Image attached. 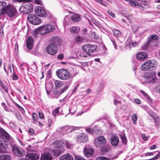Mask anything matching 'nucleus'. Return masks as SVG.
<instances>
[{
    "label": "nucleus",
    "mask_w": 160,
    "mask_h": 160,
    "mask_svg": "<svg viewBox=\"0 0 160 160\" xmlns=\"http://www.w3.org/2000/svg\"><path fill=\"white\" fill-rule=\"evenodd\" d=\"M10 136L3 129L0 128V152L4 153L8 148Z\"/></svg>",
    "instance_id": "1"
},
{
    "label": "nucleus",
    "mask_w": 160,
    "mask_h": 160,
    "mask_svg": "<svg viewBox=\"0 0 160 160\" xmlns=\"http://www.w3.org/2000/svg\"><path fill=\"white\" fill-rule=\"evenodd\" d=\"M56 73L58 78L64 80H67L70 78L73 77L77 74L75 69L74 72L70 73L69 71L63 68L58 70Z\"/></svg>",
    "instance_id": "2"
},
{
    "label": "nucleus",
    "mask_w": 160,
    "mask_h": 160,
    "mask_svg": "<svg viewBox=\"0 0 160 160\" xmlns=\"http://www.w3.org/2000/svg\"><path fill=\"white\" fill-rule=\"evenodd\" d=\"M6 12L8 16L12 18L15 17L17 14V11L15 7L11 5L6 4L4 11L0 12V15H3Z\"/></svg>",
    "instance_id": "3"
},
{
    "label": "nucleus",
    "mask_w": 160,
    "mask_h": 160,
    "mask_svg": "<svg viewBox=\"0 0 160 160\" xmlns=\"http://www.w3.org/2000/svg\"><path fill=\"white\" fill-rule=\"evenodd\" d=\"M146 83H155L157 80L156 73L155 72H150L145 74L143 76Z\"/></svg>",
    "instance_id": "4"
},
{
    "label": "nucleus",
    "mask_w": 160,
    "mask_h": 160,
    "mask_svg": "<svg viewBox=\"0 0 160 160\" xmlns=\"http://www.w3.org/2000/svg\"><path fill=\"white\" fill-rule=\"evenodd\" d=\"M33 9V6L31 3H24L19 8V11L22 13L28 14L32 11Z\"/></svg>",
    "instance_id": "5"
},
{
    "label": "nucleus",
    "mask_w": 160,
    "mask_h": 160,
    "mask_svg": "<svg viewBox=\"0 0 160 160\" xmlns=\"http://www.w3.org/2000/svg\"><path fill=\"white\" fill-rule=\"evenodd\" d=\"M156 64L150 60L143 63L141 66V70L143 71H151L154 69L156 68Z\"/></svg>",
    "instance_id": "6"
},
{
    "label": "nucleus",
    "mask_w": 160,
    "mask_h": 160,
    "mask_svg": "<svg viewBox=\"0 0 160 160\" xmlns=\"http://www.w3.org/2000/svg\"><path fill=\"white\" fill-rule=\"evenodd\" d=\"M97 46L95 45H92L90 44L84 45L82 47L83 51L87 53V54L89 56L91 55L90 53L96 50Z\"/></svg>",
    "instance_id": "7"
},
{
    "label": "nucleus",
    "mask_w": 160,
    "mask_h": 160,
    "mask_svg": "<svg viewBox=\"0 0 160 160\" xmlns=\"http://www.w3.org/2000/svg\"><path fill=\"white\" fill-rule=\"evenodd\" d=\"M28 21L32 24L36 25L41 23V19L38 16L34 14H30L27 17Z\"/></svg>",
    "instance_id": "8"
},
{
    "label": "nucleus",
    "mask_w": 160,
    "mask_h": 160,
    "mask_svg": "<svg viewBox=\"0 0 160 160\" xmlns=\"http://www.w3.org/2000/svg\"><path fill=\"white\" fill-rule=\"evenodd\" d=\"M12 150L13 153L18 157H21L25 155L24 152L21 147L17 145H14L12 147Z\"/></svg>",
    "instance_id": "9"
},
{
    "label": "nucleus",
    "mask_w": 160,
    "mask_h": 160,
    "mask_svg": "<svg viewBox=\"0 0 160 160\" xmlns=\"http://www.w3.org/2000/svg\"><path fill=\"white\" fill-rule=\"evenodd\" d=\"M47 52L51 55H54L58 52V48L52 44H50L47 47L46 49Z\"/></svg>",
    "instance_id": "10"
},
{
    "label": "nucleus",
    "mask_w": 160,
    "mask_h": 160,
    "mask_svg": "<svg viewBox=\"0 0 160 160\" xmlns=\"http://www.w3.org/2000/svg\"><path fill=\"white\" fill-rule=\"evenodd\" d=\"M35 12L36 14L41 17H45L46 15V11L41 7H36L35 8Z\"/></svg>",
    "instance_id": "11"
},
{
    "label": "nucleus",
    "mask_w": 160,
    "mask_h": 160,
    "mask_svg": "<svg viewBox=\"0 0 160 160\" xmlns=\"http://www.w3.org/2000/svg\"><path fill=\"white\" fill-rule=\"evenodd\" d=\"M76 139L78 142H85L88 141V137L87 135L84 133H81L76 137Z\"/></svg>",
    "instance_id": "12"
},
{
    "label": "nucleus",
    "mask_w": 160,
    "mask_h": 160,
    "mask_svg": "<svg viewBox=\"0 0 160 160\" xmlns=\"http://www.w3.org/2000/svg\"><path fill=\"white\" fill-rule=\"evenodd\" d=\"M61 42L62 40L60 37L58 36H55L51 38L50 44L58 48V47L60 46Z\"/></svg>",
    "instance_id": "13"
},
{
    "label": "nucleus",
    "mask_w": 160,
    "mask_h": 160,
    "mask_svg": "<svg viewBox=\"0 0 160 160\" xmlns=\"http://www.w3.org/2000/svg\"><path fill=\"white\" fill-rule=\"evenodd\" d=\"M96 145L102 146L106 143V140L104 137L102 136L98 137L95 140Z\"/></svg>",
    "instance_id": "14"
},
{
    "label": "nucleus",
    "mask_w": 160,
    "mask_h": 160,
    "mask_svg": "<svg viewBox=\"0 0 160 160\" xmlns=\"http://www.w3.org/2000/svg\"><path fill=\"white\" fill-rule=\"evenodd\" d=\"M83 152L84 155L86 156L88 158H89L92 157L93 155L94 150L90 147H86L84 149Z\"/></svg>",
    "instance_id": "15"
},
{
    "label": "nucleus",
    "mask_w": 160,
    "mask_h": 160,
    "mask_svg": "<svg viewBox=\"0 0 160 160\" xmlns=\"http://www.w3.org/2000/svg\"><path fill=\"white\" fill-rule=\"evenodd\" d=\"M52 157L51 153L45 152L42 154L40 158V160H52Z\"/></svg>",
    "instance_id": "16"
},
{
    "label": "nucleus",
    "mask_w": 160,
    "mask_h": 160,
    "mask_svg": "<svg viewBox=\"0 0 160 160\" xmlns=\"http://www.w3.org/2000/svg\"><path fill=\"white\" fill-rule=\"evenodd\" d=\"M148 55L145 52H141L137 53L136 58L139 60H143L147 58Z\"/></svg>",
    "instance_id": "17"
},
{
    "label": "nucleus",
    "mask_w": 160,
    "mask_h": 160,
    "mask_svg": "<svg viewBox=\"0 0 160 160\" xmlns=\"http://www.w3.org/2000/svg\"><path fill=\"white\" fill-rule=\"evenodd\" d=\"M110 142L112 146H117L119 142V139L118 137L115 135H112L110 139Z\"/></svg>",
    "instance_id": "18"
},
{
    "label": "nucleus",
    "mask_w": 160,
    "mask_h": 160,
    "mask_svg": "<svg viewBox=\"0 0 160 160\" xmlns=\"http://www.w3.org/2000/svg\"><path fill=\"white\" fill-rule=\"evenodd\" d=\"M63 151V149L56 148L53 150H50V152L53 156L57 157L60 155Z\"/></svg>",
    "instance_id": "19"
},
{
    "label": "nucleus",
    "mask_w": 160,
    "mask_h": 160,
    "mask_svg": "<svg viewBox=\"0 0 160 160\" xmlns=\"http://www.w3.org/2000/svg\"><path fill=\"white\" fill-rule=\"evenodd\" d=\"M26 157L32 160H38L39 158V155L35 153H29L26 155Z\"/></svg>",
    "instance_id": "20"
},
{
    "label": "nucleus",
    "mask_w": 160,
    "mask_h": 160,
    "mask_svg": "<svg viewBox=\"0 0 160 160\" xmlns=\"http://www.w3.org/2000/svg\"><path fill=\"white\" fill-rule=\"evenodd\" d=\"M33 38L31 37L28 38L27 41V47L29 49H31L33 47Z\"/></svg>",
    "instance_id": "21"
},
{
    "label": "nucleus",
    "mask_w": 160,
    "mask_h": 160,
    "mask_svg": "<svg viewBox=\"0 0 160 160\" xmlns=\"http://www.w3.org/2000/svg\"><path fill=\"white\" fill-rule=\"evenodd\" d=\"M47 29L46 27V25H43L38 28L37 32L38 33L42 35L47 33Z\"/></svg>",
    "instance_id": "22"
},
{
    "label": "nucleus",
    "mask_w": 160,
    "mask_h": 160,
    "mask_svg": "<svg viewBox=\"0 0 160 160\" xmlns=\"http://www.w3.org/2000/svg\"><path fill=\"white\" fill-rule=\"evenodd\" d=\"M64 144L63 142L61 140L55 141L53 143V145L55 148L60 149H63L62 147Z\"/></svg>",
    "instance_id": "23"
},
{
    "label": "nucleus",
    "mask_w": 160,
    "mask_h": 160,
    "mask_svg": "<svg viewBox=\"0 0 160 160\" xmlns=\"http://www.w3.org/2000/svg\"><path fill=\"white\" fill-rule=\"evenodd\" d=\"M59 160H73V158L71 155L67 153L61 156Z\"/></svg>",
    "instance_id": "24"
},
{
    "label": "nucleus",
    "mask_w": 160,
    "mask_h": 160,
    "mask_svg": "<svg viewBox=\"0 0 160 160\" xmlns=\"http://www.w3.org/2000/svg\"><path fill=\"white\" fill-rule=\"evenodd\" d=\"M140 92L147 99L149 103L151 104L152 103V100L146 92L142 90H141Z\"/></svg>",
    "instance_id": "25"
},
{
    "label": "nucleus",
    "mask_w": 160,
    "mask_h": 160,
    "mask_svg": "<svg viewBox=\"0 0 160 160\" xmlns=\"http://www.w3.org/2000/svg\"><path fill=\"white\" fill-rule=\"evenodd\" d=\"M47 33L52 32L55 30V28L54 25L48 24L46 25Z\"/></svg>",
    "instance_id": "26"
},
{
    "label": "nucleus",
    "mask_w": 160,
    "mask_h": 160,
    "mask_svg": "<svg viewBox=\"0 0 160 160\" xmlns=\"http://www.w3.org/2000/svg\"><path fill=\"white\" fill-rule=\"evenodd\" d=\"M81 19L80 17L78 14H74L72 16V20L74 22H79Z\"/></svg>",
    "instance_id": "27"
},
{
    "label": "nucleus",
    "mask_w": 160,
    "mask_h": 160,
    "mask_svg": "<svg viewBox=\"0 0 160 160\" xmlns=\"http://www.w3.org/2000/svg\"><path fill=\"white\" fill-rule=\"evenodd\" d=\"M80 30V28L77 26L72 27L70 28V31L72 33H77Z\"/></svg>",
    "instance_id": "28"
},
{
    "label": "nucleus",
    "mask_w": 160,
    "mask_h": 160,
    "mask_svg": "<svg viewBox=\"0 0 160 160\" xmlns=\"http://www.w3.org/2000/svg\"><path fill=\"white\" fill-rule=\"evenodd\" d=\"M74 40L76 43H81L83 42L84 39L83 38L78 35L75 38Z\"/></svg>",
    "instance_id": "29"
},
{
    "label": "nucleus",
    "mask_w": 160,
    "mask_h": 160,
    "mask_svg": "<svg viewBox=\"0 0 160 160\" xmlns=\"http://www.w3.org/2000/svg\"><path fill=\"white\" fill-rule=\"evenodd\" d=\"M7 3L4 1H0V11L2 10V12L4 11L5 7L6 6Z\"/></svg>",
    "instance_id": "30"
},
{
    "label": "nucleus",
    "mask_w": 160,
    "mask_h": 160,
    "mask_svg": "<svg viewBox=\"0 0 160 160\" xmlns=\"http://www.w3.org/2000/svg\"><path fill=\"white\" fill-rule=\"evenodd\" d=\"M10 157L8 155H0V160H10Z\"/></svg>",
    "instance_id": "31"
},
{
    "label": "nucleus",
    "mask_w": 160,
    "mask_h": 160,
    "mask_svg": "<svg viewBox=\"0 0 160 160\" xmlns=\"http://www.w3.org/2000/svg\"><path fill=\"white\" fill-rule=\"evenodd\" d=\"M54 83L55 86L57 88H60L63 85V82L59 80H56Z\"/></svg>",
    "instance_id": "32"
},
{
    "label": "nucleus",
    "mask_w": 160,
    "mask_h": 160,
    "mask_svg": "<svg viewBox=\"0 0 160 160\" xmlns=\"http://www.w3.org/2000/svg\"><path fill=\"white\" fill-rule=\"evenodd\" d=\"M52 87L51 84L46 85L45 89L48 95H49L52 89Z\"/></svg>",
    "instance_id": "33"
},
{
    "label": "nucleus",
    "mask_w": 160,
    "mask_h": 160,
    "mask_svg": "<svg viewBox=\"0 0 160 160\" xmlns=\"http://www.w3.org/2000/svg\"><path fill=\"white\" fill-rule=\"evenodd\" d=\"M159 37L156 35H154L151 36V38L149 39V41L150 42H152L153 41H156L158 40Z\"/></svg>",
    "instance_id": "34"
},
{
    "label": "nucleus",
    "mask_w": 160,
    "mask_h": 160,
    "mask_svg": "<svg viewBox=\"0 0 160 160\" xmlns=\"http://www.w3.org/2000/svg\"><path fill=\"white\" fill-rule=\"evenodd\" d=\"M148 114L154 119L156 118H158V116L155 113L153 112L152 111H148Z\"/></svg>",
    "instance_id": "35"
},
{
    "label": "nucleus",
    "mask_w": 160,
    "mask_h": 160,
    "mask_svg": "<svg viewBox=\"0 0 160 160\" xmlns=\"http://www.w3.org/2000/svg\"><path fill=\"white\" fill-rule=\"evenodd\" d=\"M69 85H67L61 89L59 93V95H61L65 92L69 87Z\"/></svg>",
    "instance_id": "36"
},
{
    "label": "nucleus",
    "mask_w": 160,
    "mask_h": 160,
    "mask_svg": "<svg viewBox=\"0 0 160 160\" xmlns=\"http://www.w3.org/2000/svg\"><path fill=\"white\" fill-rule=\"evenodd\" d=\"M137 119L138 117L137 114L136 113H134L131 118V119L133 121L134 124L136 123Z\"/></svg>",
    "instance_id": "37"
},
{
    "label": "nucleus",
    "mask_w": 160,
    "mask_h": 160,
    "mask_svg": "<svg viewBox=\"0 0 160 160\" xmlns=\"http://www.w3.org/2000/svg\"><path fill=\"white\" fill-rule=\"evenodd\" d=\"M155 121V122L156 126L159 128H160V119L158 118H156L154 119Z\"/></svg>",
    "instance_id": "38"
},
{
    "label": "nucleus",
    "mask_w": 160,
    "mask_h": 160,
    "mask_svg": "<svg viewBox=\"0 0 160 160\" xmlns=\"http://www.w3.org/2000/svg\"><path fill=\"white\" fill-rule=\"evenodd\" d=\"M94 133H95L96 135H100L101 133V130L97 129L96 127H94L93 134H94Z\"/></svg>",
    "instance_id": "39"
},
{
    "label": "nucleus",
    "mask_w": 160,
    "mask_h": 160,
    "mask_svg": "<svg viewBox=\"0 0 160 160\" xmlns=\"http://www.w3.org/2000/svg\"><path fill=\"white\" fill-rule=\"evenodd\" d=\"M119 136L121 138L122 143L125 144L127 142V139L125 135L120 134Z\"/></svg>",
    "instance_id": "40"
},
{
    "label": "nucleus",
    "mask_w": 160,
    "mask_h": 160,
    "mask_svg": "<svg viewBox=\"0 0 160 160\" xmlns=\"http://www.w3.org/2000/svg\"><path fill=\"white\" fill-rule=\"evenodd\" d=\"M113 32L115 36L117 37L119 36L121 34V33L120 31L116 29H114L113 30Z\"/></svg>",
    "instance_id": "41"
},
{
    "label": "nucleus",
    "mask_w": 160,
    "mask_h": 160,
    "mask_svg": "<svg viewBox=\"0 0 160 160\" xmlns=\"http://www.w3.org/2000/svg\"><path fill=\"white\" fill-rule=\"evenodd\" d=\"M32 117L33 120L36 122L38 121V115L36 113H33L32 114Z\"/></svg>",
    "instance_id": "42"
},
{
    "label": "nucleus",
    "mask_w": 160,
    "mask_h": 160,
    "mask_svg": "<svg viewBox=\"0 0 160 160\" xmlns=\"http://www.w3.org/2000/svg\"><path fill=\"white\" fill-rule=\"evenodd\" d=\"M138 2L137 1H134L132 0H130L129 1V4L133 7H135L137 6Z\"/></svg>",
    "instance_id": "43"
},
{
    "label": "nucleus",
    "mask_w": 160,
    "mask_h": 160,
    "mask_svg": "<svg viewBox=\"0 0 160 160\" xmlns=\"http://www.w3.org/2000/svg\"><path fill=\"white\" fill-rule=\"evenodd\" d=\"M86 130L88 133L91 134H93V128L92 129L91 128H86Z\"/></svg>",
    "instance_id": "44"
},
{
    "label": "nucleus",
    "mask_w": 160,
    "mask_h": 160,
    "mask_svg": "<svg viewBox=\"0 0 160 160\" xmlns=\"http://www.w3.org/2000/svg\"><path fill=\"white\" fill-rule=\"evenodd\" d=\"M75 160H86L84 158L82 157L79 156V155H77L75 157Z\"/></svg>",
    "instance_id": "45"
},
{
    "label": "nucleus",
    "mask_w": 160,
    "mask_h": 160,
    "mask_svg": "<svg viewBox=\"0 0 160 160\" xmlns=\"http://www.w3.org/2000/svg\"><path fill=\"white\" fill-rule=\"evenodd\" d=\"M96 160H109V159L104 157H100L98 158Z\"/></svg>",
    "instance_id": "46"
},
{
    "label": "nucleus",
    "mask_w": 160,
    "mask_h": 160,
    "mask_svg": "<svg viewBox=\"0 0 160 160\" xmlns=\"http://www.w3.org/2000/svg\"><path fill=\"white\" fill-rule=\"evenodd\" d=\"M14 1L16 2L21 3L24 2H31L32 0H14Z\"/></svg>",
    "instance_id": "47"
},
{
    "label": "nucleus",
    "mask_w": 160,
    "mask_h": 160,
    "mask_svg": "<svg viewBox=\"0 0 160 160\" xmlns=\"http://www.w3.org/2000/svg\"><path fill=\"white\" fill-rule=\"evenodd\" d=\"M91 38L94 39H97V37L95 32H92L91 34Z\"/></svg>",
    "instance_id": "48"
},
{
    "label": "nucleus",
    "mask_w": 160,
    "mask_h": 160,
    "mask_svg": "<svg viewBox=\"0 0 160 160\" xmlns=\"http://www.w3.org/2000/svg\"><path fill=\"white\" fill-rule=\"evenodd\" d=\"M59 108H56L55 109L54 111L53 112V114L54 116H56V114L58 112H59Z\"/></svg>",
    "instance_id": "49"
},
{
    "label": "nucleus",
    "mask_w": 160,
    "mask_h": 160,
    "mask_svg": "<svg viewBox=\"0 0 160 160\" xmlns=\"http://www.w3.org/2000/svg\"><path fill=\"white\" fill-rule=\"evenodd\" d=\"M160 158V152L154 157L151 159V160H155Z\"/></svg>",
    "instance_id": "50"
},
{
    "label": "nucleus",
    "mask_w": 160,
    "mask_h": 160,
    "mask_svg": "<svg viewBox=\"0 0 160 160\" xmlns=\"http://www.w3.org/2000/svg\"><path fill=\"white\" fill-rule=\"evenodd\" d=\"M108 13L112 18H115V14L112 11L110 10H108L107 11Z\"/></svg>",
    "instance_id": "51"
},
{
    "label": "nucleus",
    "mask_w": 160,
    "mask_h": 160,
    "mask_svg": "<svg viewBox=\"0 0 160 160\" xmlns=\"http://www.w3.org/2000/svg\"><path fill=\"white\" fill-rule=\"evenodd\" d=\"M19 108V110L21 112L22 114H24L25 113V110L22 107H21L19 105V106H17Z\"/></svg>",
    "instance_id": "52"
},
{
    "label": "nucleus",
    "mask_w": 160,
    "mask_h": 160,
    "mask_svg": "<svg viewBox=\"0 0 160 160\" xmlns=\"http://www.w3.org/2000/svg\"><path fill=\"white\" fill-rule=\"evenodd\" d=\"M38 114L39 117L40 118L43 119L44 118V116L42 112H39Z\"/></svg>",
    "instance_id": "53"
},
{
    "label": "nucleus",
    "mask_w": 160,
    "mask_h": 160,
    "mask_svg": "<svg viewBox=\"0 0 160 160\" xmlns=\"http://www.w3.org/2000/svg\"><path fill=\"white\" fill-rule=\"evenodd\" d=\"M1 87L7 93L8 92V88L7 86H5L4 84Z\"/></svg>",
    "instance_id": "54"
},
{
    "label": "nucleus",
    "mask_w": 160,
    "mask_h": 160,
    "mask_svg": "<svg viewBox=\"0 0 160 160\" xmlns=\"http://www.w3.org/2000/svg\"><path fill=\"white\" fill-rule=\"evenodd\" d=\"M137 6L140 8L141 10H144V8L142 5V3H139L138 2Z\"/></svg>",
    "instance_id": "55"
},
{
    "label": "nucleus",
    "mask_w": 160,
    "mask_h": 160,
    "mask_svg": "<svg viewBox=\"0 0 160 160\" xmlns=\"http://www.w3.org/2000/svg\"><path fill=\"white\" fill-rule=\"evenodd\" d=\"M9 125L11 128H15L16 127L15 124L12 122H10L9 123Z\"/></svg>",
    "instance_id": "56"
},
{
    "label": "nucleus",
    "mask_w": 160,
    "mask_h": 160,
    "mask_svg": "<svg viewBox=\"0 0 160 160\" xmlns=\"http://www.w3.org/2000/svg\"><path fill=\"white\" fill-rule=\"evenodd\" d=\"M111 40L112 42L113 45L115 49H116L117 48V46L114 40L112 38L111 39Z\"/></svg>",
    "instance_id": "57"
},
{
    "label": "nucleus",
    "mask_w": 160,
    "mask_h": 160,
    "mask_svg": "<svg viewBox=\"0 0 160 160\" xmlns=\"http://www.w3.org/2000/svg\"><path fill=\"white\" fill-rule=\"evenodd\" d=\"M138 43L136 42H132L130 44L131 47H136L138 46Z\"/></svg>",
    "instance_id": "58"
},
{
    "label": "nucleus",
    "mask_w": 160,
    "mask_h": 160,
    "mask_svg": "<svg viewBox=\"0 0 160 160\" xmlns=\"http://www.w3.org/2000/svg\"><path fill=\"white\" fill-rule=\"evenodd\" d=\"M13 75L12 77V79L14 80H17L18 78V77L17 75L14 74V70L13 71Z\"/></svg>",
    "instance_id": "59"
},
{
    "label": "nucleus",
    "mask_w": 160,
    "mask_h": 160,
    "mask_svg": "<svg viewBox=\"0 0 160 160\" xmlns=\"http://www.w3.org/2000/svg\"><path fill=\"white\" fill-rule=\"evenodd\" d=\"M64 57V55L62 54H60L58 56V58L60 60H62Z\"/></svg>",
    "instance_id": "60"
},
{
    "label": "nucleus",
    "mask_w": 160,
    "mask_h": 160,
    "mask_svg": "<svg viewBox=\"0 0 160 160\" xmlns=\"http://www.w3.org/2000/svg\"><path fill=\"white\" fill-rule=\"evenodd\" d=\"M34 132V130L32 128H30L29 131L28 133L31 135H32Z\"/></svg>",
    "instance_id": "61"
},
{
    "label": "nucleus",
    "mask_w": 160,
    "mask_h": 160,
    "mask_svg": "<svg viewBox=\"0 0 160 160\" xmlns=\"http://www.w3.org/2000/svg\"><path fill=\"white\" fill-rule=\"evenodd\" d=\"M34 2L35 3L41 5L42 4V2L41 0H35Z\"/></svg>",
    "instance_id": "62"
},
{
    "label": "nucleus",
    "mask_w": 160,
    "mask_h": 160,
    "mask_svg": "<svg viewBox=\"0 0 160 160\" xmlns=\"http://www.w3.org/2000/svg\"><path fill=\"white\" fill-rule=\"evenodd\" d=\"M134 101L135 102L139 104H140L141 103V101L138 98H135L134 99Z\"/></svg>",
    "instance_id": "63"
},
{
    "label": "nucleus",
    "mask_w": 160,
    "mask_h": 160,
    "mask_svg": "<svg viewBox=\"0 0 160 160\" xmlns=\"http://www.w3.org/2000/svg\"><path fill=\"white\" fill-rule=\"evenodd\" d=\"M156 89L157 92L160 93V84L157 86L156 88Z\"/></svg>",
    "instance_id": "64"
}]
</instances>
